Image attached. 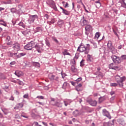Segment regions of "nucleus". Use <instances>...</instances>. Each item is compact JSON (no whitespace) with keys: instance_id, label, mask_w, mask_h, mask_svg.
<instances>
[{"instance_id":"nucleus-1","label":"nucleus","mask_w":126,"mask_h":126,"mask_svg":"<svg viewBox=\"0 0 126 126\" xmlns=\"http://www.w3.org/2000/svg\"><path fill=\"white\" fill-rule=\"evenodd\" d=\"M115 80L117 83H112L110 84V86L112 87H117L119 85L120 87L124 86V82L126 80V77L125 76L121 77L118 74L114 76Z\"/></svg>"},{"instance_id":"nucleus-2","label":"nucleus","mask_w":126,"mask_h":126,"mask_svg":"<svg viewBox=\"0 0 126 126\" xmlns=\"http://www.w3.org/2000/svg\"><path fill=\"white\" fill-rule=\"evenodd\" d=\"M86 46H85L83 43H81L80 46L78 47L77 50V52H79L80 53H84L85 55H87L89 53L90 51V44H87Z\"/></svg>"},{"instance_id":"nucleus-3","label":"nucleus","mask_w":126,"mask_h":126,"mask_svg":"<svg viewBox=\"0 0 126 126\" xmlns=\"http://www.w3.org/2000/svg\"><path fill=\"white\" fill-rule=\"evenodd\" d=\"M110 58L113 63H116V64H119L122 63V59H121V58L118 56L113 54L110 56Z\"/></svg>"},{"instance_id":"nucleus-4","label":"nucleus","mask_w":126,"mask_h":126,"mask_svg":"<svg viewBox=\"0 0 126 126\" xmlns=\"http://www.w3.org/2000/svg\"><path fill=\"white\" fill-rule=\"evenodd\" d=\"M46 3L50 6V7H51V8H53L55 11H57L58 10V8H57V6H56V3H55V1L53 0H46Z\"/></svg>"},{"instance_id":"nucleus-5","label":"nucleus","mask_w":126,"mask_h":126,"mask_svg":"<svg viewBox=\"0 0 126 126\" xmlns=\"http://www.w3.org/2000/svg\"><path fill=\"white\" fill-rule=\"evenodd\" d=\"M35 46V42L32 41L24 46V49L27 51H31Z\"/></svg>"},{"instance_id":"nucleus-6","label":"nucleus","mask_w":126,"mask_h":126,"mask_svg":"<svg viewBox=\"0 0 126 126\" xmlns=\"http://www.w3.org/2000/svg\"><path fill=\"white\" fill-rule=\"evenodd\" d=\"M38 18H39V17L37 15H31L28 20V21L30 24H31L35 21V19H38Z\"/></svg>"},{"instance_id":"nucleus-7","label":"nucleus","mask_w":126,"mask_h":126,"mask_svg":"<svg viewBox=\"0 0 126 126\" xmlns=\"http://www.w3.org/2000/svg\"><path fill=\"white\" fill-rule=\"evenodd\" d=\"M42 46H43L42 42H41L40 43H36V44L34 45V48H35V49H36V50L38 52V53H41V52L42 51Z\"/></svg>"},{"instance_id":"nucleus-8","label":"nucleus","mask_w":126,"mask_h":126,"mask_svg":"<svg viewBox=\"0 0 126 126\" xmlns=\"http://www.w3.org/2000/svg\"><path fill=\"white\" fill-rule=\"evenodd\" d=\"M102 114L105 116V117H107V118H108V119H111L112 117H111V115H110V113L107 110L103 109L102 110Z\"/></svg>"},{"instance_id":"nucleus-9","label":"nucleus","mask_w":126,"mask_h":126,"mask_svg":"<svg viewBox=\"0 0 126 126\" xmlns=\"http://www.w3.org/2000/svg\"><path fill=\"white\" fill-rule=\"evenodd\" d=\"M88 102L91 106H93V107H95L97 106V101L96 100H93L92 99H89L88 100Z\"/></svg>"},{"instance_id":"nucleus-10","label":"nucleus","mask_w":126,"mask_h":126,"mask_svg":"<svg viewBox=\"0 0 126 126\" xmlns=\"http://www.w3.org/2000/svg\"><path fill=\"white\" fill-rule=\"evenodd\" d=\"M23 106H24V103H23V102L19 103L15 106L14 109L15 110H19V109L23 108Z\"/></svg>"},{"instance_id":"nucleus-11","label":"nucleus","mask_w":126,"mask_h":126,"mask_svg":"<svg viewBox=\"0 0 126 126\" xmlns=\"http://www.w3.org/2000/svg\"><path fill=\"white\" fill-rule=\"evenodd\" d=\"M14 74L17 76V77H21V76H22L23 75V72L19 70H16Z\"/></svg>"},{"instance_id":"nucleus-12","label":"nucleus","mask_w":126,"mask_h":126,"mask_svg":"<svg viewBox=\"0 0 126 126\" xmlns=\"http://www.w3.org/2000/svg\"><path fill=\"white\" fill-rule=\"evenodd\" d=\"M13 46V48L14 49V50H17V51L20 50V44H19V43H18V42L14 44Z\"/></svg>"},{"instance_id":"nucleus-13","label":"nucleus","mask_w":126,"mask_h":126,"mask_svg":"<svg viewBox=\"0 0 126 126\" xmlns=\"http://www.w3.org/2000/svg\"><path fill=\"white\" fill-rule=\"evenodd\" d=\"M109 50L113 55H115V54H117V53H118V50L114 46L109 48Z\"/></svg>"},{"instance_id":"nucleus-14","label":"nucleus","mask_w":126,"mask_h":126,"mask_svg":"<svg viewBox=\"0 0 126 126\" xmlns=\"http://www.w3.org/2000/svg\"><path fill=\"white\" fill-rule=\"evenodd\" d=\"M109 67L110 69H114L115 70H117L118 68H119V66H114V63H111L109 65Z\"/></svg>"},{"instance_id":"nucleus-15","label":"nucleus","mask_w":126,"mask_h":126,"mask_svg":"<svg viewBox=\"0 0 126 126\" xmlns=\"http://www.w3.org/2000/svg\"><path fill=\"white\" fill-rule=\"evenodd\" d=\"M52 106H56L58 108H62L63 107V103L56 101L54 104H52Z\"/></svg>"},{"instance_id":"nucleus-16","label":"nucleus","mask_w":126,"mask_h":126,"mask_svg":"<svg viewBox=\"0 0 126 126\" xmlns=\"http://www.w3.org/2000/svg\"><path fill=\"white\" fill-rule=\"evenodd\" d=\"M34 32L35 33H37V32H40L42 33L43 32V27H37L35 28Z\"/></svg>"},{"instance_id":"nucleus-17","label":"nucleus","mask_w":126,"mask_h":126,"mask_svg":"<svg viewBox=\"0 0 126 126\" xmlns=\"http://www.w3.org/2000/svg\"><path fill=\"white\" fill-rule=\"evenodd\" d=\"M94 3V5L96 6V8H100V7H101V2H100V0L95 1Z\"/></svg>"},{"instance_id":"nucleus-18","label":"nucleus","mask_w":126,"mask_h":126,"mask_svg":"<svg viewBox=\"0 0 126 126\" xmlns=\"http://www.w3.org/2000/svg\"><path fill=\"white\" fill-rule=\"evenodd\" d=\"M64 104V106H65V107H67V105H68L69 104H70V103H71V100L70 99H64L63 101Z\"/></svg>"},{"instance_id":"nucleus-19","label":"nucleus","mask_w":126,"mask_h":126,"mask_svg":"<svg viewBox=\"0 0 126 126\" xmlns=\"http://www.w3.org/2000/svg\"><path fill=\"white\" fill-rule=\"evenodd\" d=\"M71 70L72 72H77V68L75 67L74 65H72L71 67Z\"/></svg>"},{"instance_id":"nucleus-20","label":"nucleus","mask_w":126,"mask_h":126,"mask_svg":"<svg viewBox=\"0 0 126 126\" xmlns=\"http://www.w3.org/2000/svg\"><path fill=\"white\" fill-rule=\"evenodd\" d=\"M92 30V26L90 25H87L85 27L86 31H90Z\"/></svg>"},{"instance_id":"nucleus-21","label":"nucleus","mask_w":126,"mask_h":126,"mask_svg":"<svg viewBox=\"0 0 126 126\" xmlns=\"http://www.w3.org/2000/svg\"><path fill=\"white\" fill-rule=\"evenodd\" d=\"M0 25H3V26H4L5 27H6L7 26V24H6V22L3 21V20H0Z\"/></svg>"},{"instance_id":"nucleus-22","label":"nucleus","mask_w":126,"mask_h":126,"mask_svg":"<svg viewBox=\"0 0 126 126\" xmlns=\"http://www.w3.org/2000/svg\"><path fill=\"white\" fill-rule=\"evenodd\" d=\"M87 61L88 62H90V63H91V62L93 61V58H92V57H91V55L89 54L87 55Z\"/></svg>"},{"instance_id":"nucleus-23","label":"nucleus","mask_w":126,"mask_h":126,"mask_svg":"<svg viewBox=\"0 0 126 126\" xmlns=\"http://www.w3.org/2000/svg\"><path fill=\"white\" fill-rule=\"evenodd\" d=\"M63 56H70V54L67 51V49H64V51L63 52Z\"/></svg>"},{"instance_id":"nucleus-24","label":"nucleus","mask_w":126,"mask_h":126,"mask_svg":"<svg viewBox=\"0 0 126 126\" xmlns=\"http://www.w3.org/2000/svg\"><path fill=\"white\" fill-rule=\"evenodd\" d=\"M107 47L108 49H110L111 48L113 47V43H112V41L109 40L107 43Z\"/></svg>"},{"instance_id":"nucleus-25","label":"nucleus","mask_w":126,"mask_h":126,"mask_svg":"<svg viewBox=\"0 0 126 126\" xmlns=\"http://www.w3.org/2000/svg\"><path fill=\"white\" fill-rule=\"evenodd\" d=\"M62 12L63 13V14H65V15H69V14H70V12L64 9H63V11H62Z\"/></svg>"},{"instance_id":"nucleus-26","label":"nucleus","mask_w":126,"mask_h":126,"mask_svg":"<svg viewBox=\"0 0 126 126\" xmlns=\"http://www.w3.org/2000/svg\"><path fill=\"white\" fill-rule=\"evenodd\" d=\"M42 45H41V48H42V51H47V50H48V49H49L47 46H46L44 44V43H42Z\"/></svg>"},{"instance_id":"nucleus-27","label":"nucleus","mask_w":126,"mask_h":126,"mask_svg":"<svg viewBox=\"0 0 126 126\" xmlns=\"http://www.w3.org/2000/svg\"><path fill=\"white\" fill-rule=\"evenodd\" d=\"M82 23L83 24V26H85V25H87V24H88V21L86 20V19H84L83 20Z\"/></svg>"},{"instance_id":"nucleus-28","label":"nucleus","mask_w":126,"mask_h":126,"mask_svg":"<svg viewBox=\"0 0 126 126\" xmlns=\"http://www.w3.org/2000/svg\"><path fill=\"white\" fill-rule=\"evenodd\" d=\"M49 77L51 80H54V78L56 77V76L55 75H53V74H50L49 75Z\"/></svg>"},{"instance_id":"nucleus-29","label":"nucleus","mask_w":126,"mask_h":126,"mask_svg":"<svg viewBox=\"0 0 126 126\" xmlns=\"http://www.w3.org/2000/svg\"><path fill=\"white\" fill-rule=\"evenodd\" d=\"M45 44L48 48H50V47H51V43H50V41L49 40H46Z\"/></svg>"},{"instance_id":"nucleus-30","label":"nucleus","mask_w":126,"mask_h":126,"mask_svg":"<svg viewBox=\"0 0 126 126\" xmlns=\"http://www.w3.org/2000/svg\"><path fill=\"white\" fill-rule=\"evenodd\" d=\"M85 60L83 59L82 61L80 62V66H84L85 65Z\"/></svg>"},{"instance_id":"nucleus-31","label":"nucleus","mask_w":126,"mask_h":126,"mask_svg":"<svg viewBox=\"0 0 126 126\" xmlns=\"http://www.w3.org/2000/svg\"><path fill=\"white\" fill-rule=\"evenodd\" d=\"M25 55H26V53H21L19 54H18L17 57V58H21V57H23L24 56H25Z\"/></svg>"},{"instance_id":"nucleus-32","label":"nucleus","mask_w":126,"mask_h":126,"mask_svg":"<svg viewBox=\"0 0 126 126\" xmlns=\"http://www.w3.org/2000/svg\"><path fill=\"white\" fill-rule=\"evenodd\" d=\"M95 73L96 75H98V76H101V77H103V73L100 72V71H97Z\"/></svg>"},{"instance_id":"nucleus-33","label":"nucleus","mask_w":126,"mask_h":126,"mask_svg":"<svg viewBox=\"0 0 126 126\" xmlns=\"http://www.w3.org/2000/svg\"><path fill=\"white\" fill-rule=\"evenodd\" d=\"M55 22H56V20L54 19H51V20L50 21L48 22L49 25H51V24H54Z\"/></svg>"},{"instance_id":"nucleus-34","label":"nucleus","mask_w":126,"mask_h":126,"mask_svg":"<svg viewBox=\"0 0 126 126\" xmlns=\"http://www.w3.org/2000/svg\"><path fill=\"white\" fill-rule=\"evenodd\" d=\"M103 101H105V98L100 96L99 98H98V102L99 103H102V102H103Z\"/></svg>"},{"instance_id":"nucleus-35","label":"nucleus","mask_w":126,"mask_h":126,"mask_svg":"<svg viewBox=\"0 0 126 126\" xmlns=\"http://www.w3.org/2000/svg\"><path fill=\"white\" fill-rule=\"evenodd\" d=\"M70 63L72 65H75L76 64V62H75V60L74 59H73L70 61Z\"/></svg>"},{"instance_id":"nucleus-36","label":"nucleus","mask_w":126,"mask_h":126,"mask_svg":"<svg viewBox=\"0 0 126 126\" xmlns=\"http://www.w3.org/2000/svg\"><path fill=\"white\" fill-rule=\"evenodd\" d=\"M22 34L24 35V36H26V35H28V34H29V31L26 30V31H24L23 32H22Z\"/></svg>"},{"instance_id":"nucleus-37","label":"nucleus","mask_w":126,"mask_h":126,"mask_svg":"<svg viewBox=\"0 0 126 126\" xmlns=\"http://www.w3.org/2000/svg\"><path fill=\"white\" fill-rule=\"evenodd\" d=\"M52 39L53 41H54L56 44H59V40H58V39H57L56 37H52Z\"/></svg>"},{"instance_id":"nucleus-38","label":"nucleus","mask_w":126,"mask_h":126,"mask_svg":"<svg viewBox=\"0 0 126 126\" xmlns=\"http://www.w3.org/2000/svg\"><path fill=\"white\" fill-rule=\"evenodd\" d=\"M107 126H114V120H112L111 121L108 122Z\"/></svg>"},{"instance_id":"nucleus-39","label":"nucleus","mask_w":126,"mask_h":126,"mask_svg":"<svg viewBox=\"0 0 126 126\" xmlns=\"http://www.w3.org/2000/svg\"><path fill=\"white\" fill-rule=\"evenodd\" d=\"M58 23L59 25H63V23H64V22H63V20L59 19L58 22Z\"/></svg>"},{"instance_id":"nucleus-40","label":"nucleus","mask_w":126,"mask_h":126,"mask_svg":"<svg viewBox=\"0 0 126 126\" xmlns=\"http://www.w3.org/2000/svg\"><path fill=\"white\" fill-rule=\"evenodd\" d=\"M66 86H67V83L66 82H64L63 84L62 88L63 89H65L66 88Z\"/></svg>"},{"instance_id":"nucleus-41","label":"nucleus","mask_w":126,"mask_h":126,"mask_svg":"<svg viewBox=\"0 0 126 126\" xmlns=\"http://www.w3.org/2000/svg\"><path fill=\"white\" fill-rule=\"evenodd\" d=\"M73 114L74 115V116H78L79 114V112H78V110H76L73 112Z\"/></svg>"},{"instance_id":"nucleus-42","label":"nucleus","mask_w":126,"mask_h":126,"mask_svg":"<svg viewBox=\"0 0 126 126\" xmlns=\"http://www.w3.org/2000/svg\"><path fill=\"white\" fill-rule=\"evenodd\" d=\"M0 79H5V76L1 73H0Z\"/></svg>"},{"instance_id":"nucleus-43","label":"nucleus","mask_w":126,"mask_h":126,"mask_svg":"<svg viewBox=\"0 0 126 126\" xmlns=\"http://www.w3.org/2000/svg\"><path fill=\"white\" fill-rule=\"evenodd\" d=\"M10 11L12 13H15L16 12V9L15 8H12L10 9Z\"/></svg>"},{"instance_id":"nucleus-44","label":"nucleus","mask_w":126,"mask_h":126,"mask_svg":"<svg viewBox=\"0 0 126 126\" xmlns=\"http://www.w3.org/2000/svg\"><path fill=\"white\" fill-rule=\"evenodd\" d=\"M81 80H82V78L79 77L78 79H77L75 80V81H76V83L78 84V82H80V81H81Z\"/></svg>"},{"instance_id":"nucleus-45","label":"nucleus","mask_w":126,"mask_h":126,"mask_svg":"<svg viewBox=\"0 0 126 126\" xmlns=\"http://www.w3.org/2000/svg\"><path fill=\"white\" fill-rule=\"evenodd\" d=\"M121 6L122 7H124V8H126V3L125 2H121Z\"/></svg>"},{"instance_id":"nucleus-46","label":"nucleus","mask_w":126,"mask_h":126,"mask_svg":"<svg viewBox=\"0 0 126 126\" xmlns=\"http://www.w3.org/2000/svg\"><path fill=\"white\" fill-rule=\"evenodd\" d=\"M113 32H114L115 35H116V36H117V37H118V38H120L119 34H118V33H117V32H116V31H115V30H114V29H113Z\"/></svg>"},{"instance_id":"nucleus-47","label":"nucleus","mask_w":126,"mask_h":126,"mask_svg":"<svg viewBox=\"0 0 126 126\" xmlns=\"http://www.w3.org/2000/svg\"><path fill=\"white\" fill-rule=\"evenodd\" d=\"M121 58L122 59V60H126V55H123L121 56Z\"/></svg>"},{"instance_id":"nucleus-48","label":"nucleus","mask_w":126,"mask_h":126,"mask_svg":"<svg viewBox=\"0 0 126 126\" xmlns=\"http://www.w3.org/2000/svg\"><path fill=\"white\" fill-rule=\"evenodd\" d=\"M115 98H116V96H113L111 98H110L111 103H113L114 102V100H115Z\"/></svg>"},{"instance_id":"nucleus-49","label":"nucleus","mask_w":126,"mask_h":126,"mask_svg":"<svg viewBox=\"0 0 126 126\" xmlns=\"http://www.w3.org/2000/svg\"><path fill=\"white\" fill-rule=\"evenodd\" d=\"M95 37H96V38H99V37H100V32H96V33L95 34Z\"/></svg>"},{"instance_id":"nucleus-50","label":"nucleus","mask_w":126,"mask_h":126,"mask_svg":"<svg viewBox=\"0 0 126 126\" xmlns=\"http://www.w3.org/2000/svg\"><path fill=\"white\" fill-rule=\"evenodd\" d=\"M19 25L20 26H22V27H23L24 28L25 27V25H24V24H23V22H21L19 23Z\"/></svg>"},{"instance_id":"nucleus-51","label":"nucleus","mask_w":126,"mask_h":126,"mask_svg":"<svg viewBox=\"0 0 126 126\" xmlns=\"http://www.w3.org/2000/svg\"><path fill=\"white\" fill-rule=\"evenodd\" d=\"M44 96L42 95L37 96L36 97V99H41L42 100H44Z\"/></svg>"},{"instance_id":"nucleus-52","label":"nucleus","mask_w":126,"mask_h":126,"mask_svg":"<svg viewBox=\"0 0 126 126\" xmlns=\"http://www.w3.org/2000/svg\"><path fill=\"white\" fill-rule=\"evenodd\" d=\"M33 64L35 66H39V65H40V63H37V62H33Z\"/></svg>"},{"instance_id":"nucleus-53","label":"nucleus","mask_w":126,"mask_h":126,"mask_svg":"<svg viewBox=\"0 0 126 126\" xmlns=\"http://www.w3.org/2000/svg\"><path fill=\"white\" fill-rule=\"evenodd\" d=\"M23 97L25 99H28V98L29 97V95H28V94H25V95H24Z\"/></svg>"},{"instance_id":"nucleus-54","label":"nucleus","mask_w":126,"mask_h":126,"mask_svg":"<svg viewBox=\"0 0 126 126\" xmlns=\"http://www.w3.org/2000/svg\"><path fill=\"white\" fill-rule=\"evenodd\" d=\"M17 80L19 81L18 83L19 84V85H23V82L19 81V79H17Z\"/></svg>"},{"instance_id":"nucleus-55","label":"nucleus","mask_w":126,"mask_h":126,"mask_svg":"<svg viewBox=\"0 0 126 126\" xmlns=\"http://www.w3.org/2000/svg\"><path fill=\"white\" fill-rule=\"evenodd\" d=\"M17 55V53H12L11 52V58H12L13 56H16Z\"/></svg>"},{"instance_id":"nucleus-56","label":"nucleus","mask_w":126,"mask_h":126,"mask_svg":"<svg viewBox=\"0 0 126 126\" xmlns=\"http://www.w3.org/2000/svg\"><path fill=\"white\" fill-rule=\"evenodd\" d=\"M12 44H13L12 41L7 43V45L8 46H12Z\"/></svg>"},{"instance_id":"nucleus-57","label":"nucleus","mask_w":126,"mask_h":126,"mask_svg":"<svg viewBox=\"0 0 126 126\" xmlns=\"http://www.w3.org/2000/svg\"><path fill=\"white\" fill-rule=\"evenodd\" d=\"M6 2H7V4H11L12 2L11 0H8Z\"/></svg>"},{"instance_id":"nucleus-58","label":"nucleus","mask_w":126,"mask_h":126,"mask_svg":"<svg viewBox=\"0 0 126 126\" xmlns=\"http://www.w3.org/2000/svg\"><path fill=\"white\" fill-rule=\"evenodd\" d=\"M54 80H55L56 81H59V77L55 76Z\"/></svg>"},{"instance_id":"nucleus-59","label":"nucleus","mask_w":126,"mask_h":126,"mask_svg":"<svg viewBox=\"0 0 126 126\" xmlns=\"http://www.w3.org/2000/svg\"><path fill=\"white\" fill-rule=\"evenodd\" d=\"M44 17L46 18V19H49V15H48L47 14H46L44 15Z\"/></svg>"},{"instance_id":"nucleus-60","label":"nucleus","mask_w":126,"mask_h":126,"mask_svg":"<svg viewBox=\"0 0 126 126\" xmlns=\"http://www.w3.org/2000/svg\"><path fill=\"white\" fill-rule=\"evenodd\" d=\"M71 83L72 84V85H73V86H75V85H76V82H71Z\"/></svg>"},{"instance_id":"nucleus-61","label":"nucleus","mask_w":126,"mask_h":126,"mask_svg":"<svg viewBox=\"0 0 126 126\" xmlns=\"http://www.w3.org/2000/svg\"><path fill=\"white\" fill-rule=\"evenodd\" d=\"M77 3H81L82 4L83 3L82 2V0H77Z\"/></svg>"},{"instance_id":"nucleus-62","label":"nucleus","mask_w":126,"mask_h":126,"mask_svg":"<svg viewBox=\"0 0 126 126\" xmlns=\"http://www.w3.org/2000/svg\"><path fill=\"white\" fill-rule=\"evenodd\" d=\"M116 93L115 92V91H112L110 93V95H111V96H113V95H114V94H115Z\"/></svg>"},{"instance_id":"nucleus-63","label":"nucleus","mask_w":126,"mask_h":126,"mask_svg":"<svg viewBox=\"0 0 126 126\" xmlns=\"http://www.w3.org/2000/svg\"><path fill=\"white\" fill-rule=\"evenodd\" d=\"M3 89L5 90V89H8V86H5L4 87H3Z\"/></svg>"},{"instance_id":"nucleus-64","label":"nucleus","mask_w":126,"mask_h":126,"mask_svg":"<svg viewBox=\"0 0 126 126\" xmlns=\"http://www.w3.org/2000/svg\"><path fill=\"white\" fill-rule=\"evenodd\" d=\"M82 86V85L81 84H79L76 87L77 88H80V87H81Z\"/></svg>"}]
</instances>
